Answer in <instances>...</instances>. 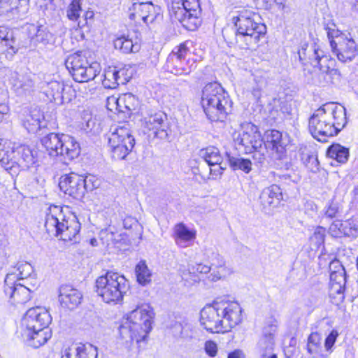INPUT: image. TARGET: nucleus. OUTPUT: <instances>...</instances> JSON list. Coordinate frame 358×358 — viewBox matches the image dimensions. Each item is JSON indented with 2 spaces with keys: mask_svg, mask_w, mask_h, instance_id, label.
I'll return each mask as SVG.
<instances>
[{
  "mask_svg": "<svg viewBox=\"0 0 358 358\" xmlns=\"http://www.w3.org/2000/svg\"><path fill=\"white\" fill-rule=\"evenodd\" d=\"M243 321V310L234 301H215L206 306L200 313L201 325L210 333H227Z\"/></svg>",
  "mask_w": 358,
  "mask_h": 358,
  "instance_id": "nucleus-1",
  "label": "nucleus"
},
{
  "mask_svg": "<svg viewBox=\"0 0 358 358\" xmlns=\"http://www.w3.org/2000/svg\"><path fill=\"white\" fill-rule=\"evenodd\" d=\"M236 29L235 39L228 41L230 44L236 43L241 49H253L260 38L266 33V27L260 22L259 16L250 10L239 12L234 17Z\"/></svg>",
  "mask_w": 358,
  "mask_h": 358,
  "instance_id": "nucleus-2",
  "label": "nucleus"
},
{
  "mask_svg": "<svg viewBox=\"0 0 358 358\" xmlns=\"http://www.w3.org/2000/svg\"><path fill=\"white\" fill-rule=\"evenodd\" d=\"M152 308L148 303H138L120 327V334L125 342L144 341L152 329L154 318Z\"/></svg>",
  "mask_w": 358,
  "mask_h": 358,
  "instance_id": "nucleus-3",
  "label": "nucleus"
},
{
  "mask_svg": "<svg viewBox=\"0 0 358 358\" xmlns=\"http://www.w3.org/2000/svg\"><path fill=\"white\" fill-rule=\"evenodd\" d=\"M201 104L210 120L222 122L231 111L232 101L219 83H210L202 90Z\"/></svg>",
  "mask_w": 358,
  "mask_h": 358,
  "instance_id": "nucleus-4",
  "label": "nucleus"
},
{
  "mask_svg": "<svg viewBox=\"0 0 358 358\" xmlns=\"http://www.w3.org/2000/svg\"><path fill=\"white\" fill-rule=\"evenodd\" d=\"M45 228L50 236L59 237L64 241H71L80 231V224L77 218L66 217L62 208L50 206L46 210Z\"/></svg>",
  "mask_w": 358,
  "mask_h": 358,
  "instance_id": "nucleus-5",
  "label": "nucleus"
},
{
  "mask_svg": "<svg viewBox=\"0 0 358 358\" xmlns=\"http://www.w3.org/2000/svg\"><path fill=\"white\" fill-rule=\"evenodd\" d=\"M129 288V282L123 275L107 272L96 280L94 292L102 301L116 305L122 302Z\"/></svg>",
  "mask_w": 358,
  "mask_h": 358,
  "instance_id": "nucleus-6",
  "label": "nucleus"
},
{
  "mask_svg": "<svg viewBox=\"0 0 358 358\" xmlns=\"http://www.w3.org/2000/svg\"><path fill=\"white\" fill-rule=\"evenodd\" d=\"M41 142L50 156L59 157L66 164L80 154L79 144L73 137L66 134L50 133Z\"/></svg>",
  "mask_w": 358,
  "mask_h": 358,
  "instance_id": "nucleus-7",
  "label": "nucleus"
},
{
  "mask_svg": "<svg viewBox=\"0 0 358 358\" xmlns=\"http://www.w3.org/2000/svg\"><path fill=\"white\" fill-rule=\"evenodd\" d=\"M324 29L331 51L336 55L338 59L343 63L352 61L358 55L356 42L336 29L334 22L324 24Z\"/></svg>",
  "mask_w": 358,
  "mask_h": 358,
  "instance_id": "nucleus-8",
  "label": "nucleus"
},
{
  "mask_svg": "<svg viewBox=\"0 0 358 358\" xmlns=\"http://www.w3.org/2000/svg\"><path fill=\"white\" fill-rule=\"evenodd\" d=\"M108 143L113 159H125L135 145V139L129 124L112 127L108 134Z\"/></svg>",
  "mask_w": 358,
  "mask_h": 358,
  "instance_id": "nucleus-9",
  "label": "nucleus"
},
{
  "mask_svg": "<svg viewBox=\"0 0 358 358\" xmlns=\"http://www.w3.org/2000/svg\"><path fill=\"white\" fill-rule=\"evenodd\" d=\"M173 3L171 16L187 30L194 31L201 24V8L199 0H181Z\"/></svg>",
  "mask_w": 358,
  "mask_h": 358,
  "instance_id": "nucleus-10",
  "label": "nucleus"
},
{
  "mask_svg": "<svg viewBox=\"0 0 358 358\" xmlns=\"http://www.w3.org/2000/svg\"><path fill=\"white\" fill-rule=\"evenodd\" d=\"M190 51L185 43L176 47L168 56L166 70L175 75H187L195 68V62L189 59Z\"/></svg>",
  "mask_w": 358,
  "mask_h": 358,
  "instance_id": "nucleus-11",
  "label": "nucleus"
},
{
  "mask_svg": "<svg viewBox=\"0 0 358 358\" xmlns=\"http://www.w3.org/2000/svg\"><path fill=\"white\" fill-rule=\"evenodd\" d=\"M299 56L301 61L306 60L308 57L313 66H318L321 72L326 73L327 76L337 77V78L340 77V72L337 69L331 67V66H333L334 61L325 55L320 45L314 43L309 49L302 48L301 50L299 51Z\"/></svg>",
  "mask_w": 358,
  "mask_h": 358,
  "instance_id": "nucleus-12",
  "label": "nucleus"
},
{
  "mask_svg": "<svg viewBox=\"0 0 358 358\" xmlns=\"http://www.w3.org/2000/svg\"><path fill=\"white\" fill-rule=\"evenodd\" d=\"M234 141L239 146V149L243 148L246 154L261 148L264 143L257 127L250 122L242 124L241 129L234 134Z\"/></svg>",
  "mask_w": 358,
  "mask_h": 358,
  "instance_id": "nucleus-13",
  "label": "nucleus"
},
{
  "mask_svg": "<svg viewBox=\"0 0 358 358\" xmlns=\"http://www.w3.org/2000/svg\"><path fill=\"white\" fill-rule=\"evenodd\" d=\"M141 126L144 133L152 132L155 137L164 140L169 135V127L166 113L150 110L143 116Z\"/></svg>",
  "mask_w": 358,
  "mask_h": 358,
  "instance_id": "nucleus-14",
  "label": "nucleus"
},
{
  "mask_svg": "<svg viewBox=\"0 0 358 358\" xmlns=\"http://www.w3.org/2000/svg\"><path fill=\"white\" fill-rule=\"evenodd\" d=\"M30 287L16 280L13 273L6 275L4 280L3 292L12 304H24L31 299V293L35 290V285Z\"/></svg>",
  "mask_w": 358,
  "mask_h": 358,
  "instance_id": "nucleus-15",
  "label": "nucleus"
},
{
  "mask_svg": "<svg viewBox=\"0 0 358 358\" xmlns=\"http://www.w3.org/2000/svg\"><path fill=\"white\" fill-rule=\"evenodd\" d=\"M86 179L87 176L71 173L60 178L59 186L66 194L83 202L85 200L88 201L89 196L86 195L87 194Z\"/></svg>",
  "mask_w": 358,
  "mask_h": 358,
  "instance_id": "nucleus-16",
  "label": "nucleus"
},
{
  "mask_svg": "<svg viewBox=\"0 0 358 358\" xmlns=\"http://www.w3.org/2000/svg\"><path fill=\"white\" fill-rule=\"evenodd\" d=\"M322 106L317 109L309 118L308 128L314 138L325 142L328 137L336 135L334 124L328 122Z\"/></svg>",
  "mask_w": 358,
  "mask_h": 358,
  "instance_id": "nucleus-17",
  "label": "nucleus"
},
{
  "mask_svg": "<svg viewBox=\"0 0 358 358\" xmlns=\"http://www.w3.org/2000/svg\"><path fill=\"white\" fill-rule=\"evenodd\" d=\"M50 314L41 307H36L29 309L21 322V330H25V334H30L31 329L48 328L51 322Z\"/></svg>",
  "mask_w": 358,
  "mask_h": 358,
  "instance_id": "nucleus-18",
  "label": "nucleus"
},
{
  "mask_svg": "<svg viewBox=\"0 0 358 358\" xmlns=\"http://www.w3.org/2000/svg\"><path fill=\"white\" fill-rule=\"evenodd\" d=\"M329 271L330 296L336 298L338 301H342L345 298L344 291L346 283L345 270L339 261L334 260L329 264Z\"/></svg>",
  "mask_w": 358,
  "mask_h": 358,
  "instance_id": "nucleus-19",
  "label": "nucleus"
},
{
  "mask_svg": "<svg viewBox=\"0 0 358 358\" xmlns=\"http://www.w3.org/2000/svg\"><path fill=\"white\" fill-rule=\"evenodd\" d=\"M29 10V0H0L2 21L23 20Z\"/></svg>",
  "mask_w": 358,
  "mask_h": 358,
  "instance_id": "nucleus-20",
  "label": "nucleus"
},
{
  "mask_svg": "<svg viewBox=\"0 0 358 358\" xmlns=\"http://www.w3.org/2000/svg\"><path fill=\"white\" fill-rule=\"evenodd\" d=\"M132 6L129 8L130 20L139 22L142 20L145 24L151 23L156 17V7L150 1L143 2L140 0H131Z\"/></svg>",
  "mask_w": 358,
  "mask_h": 358,
  "instance_id": "nucleus-21",
  "label": "nucleus"
},
{
  "mask_svg": "<svg viewBox=\"0 0 358 358\" xmlns=\"http://www.w3.org/2000/svg\"><path fill=\"white\" fill-rule=\"evenodd\" d=\"M9 83L13 90L20 96L30 95L35 91L34 76L31 73H19L10 71Z\"/></svg>",
  "mask_w": 358,
  "mask_h": 358,
  "instance_id": "nucleus-22",
  "label": "nucleus"
},
{
  "mask_svg": "<svg viewBox=\"0 0 358 358\" xmlns=\"http://www.w3.org/2000/svg\"><path fill=\"white\" fill-rule=\"evenodd\" d=\"M327 121L334 124L333 128L336 129V135L345 127L348 120L345 108L334 103H327L322 106Z\"/></svg>",
  "mask_w": 358,
  "mask_h": 358,
  "instance_id": "nucleus-23",
  "label": "nucleus"
},
{
  "mask_svg": "<svg viewBox=\"0 0 358 358\" xmlns=\"http://www.w3.org/2000/svg\"><path fill=\"white\" fill-rule=\"evenodd\" d=\"M18 50L15 31L5 26H0V55L11 59Z\"/></svg>",
  "mask_w": 358,
  "mask_h": 358,
  "instance_id": "nucleus-24",
  "label": "nucleus"
},
{
  "mask_svg": "<svg viewBox=\"0 0 358 358\" xmlns=\"http://www.w3.org/2000/svg\"><path fill=\"white\" fill-rule=\"evenodd\" d=\"M282 199V191L277 185L264 188L259 196V202L266 213L277 207Z\"/></svg>",
  "mask_w": 358,
  "mask_h": 358,
  "instance_id": "nucleus-25",
  "label": "nucleus"
},
{
  "mask_svg": "<svg viewBox=\"0 0 358 358\" xmlns=\"http://www.w3.org/2000/svg\"><path fill=\"white\" fill-rule=\"evenodd\" d=\"M82 299L83 295L78 289L69 285L60 287L59 301L63 308L73 310L80 304Z\"/></svg>",
  "mask_w": 358,
  "mask_h": 358,
  "instance_id": "nucleus-26",
  "label": "nucleus"
},
{
  "mask_svg": "<svg viewBox=\"0 0 358 358\" xmlns=\"http://www.w3.org/2000/svg\"><path fill=\"white\" fill-rule=\"evenodd\" d=\"M263 145L271 149L278 155L280 159H282L285 154V148L287 145V140L282 137V134L278 130H271L267 132L266 141Z\"/></svg>",
  "mask_w": 358,
  "mask_h": 358,
  "instance_id": "nucleus-27",
  "label": "nucleus"
},
{
  "mask_svg": "<svg viewBox=\"0 0 358 358\" xmlns=\"http://www.w3.org/2000/svg\"><path fill=\"white\" fill-rule=\"evenodd\" d=\"M28 331L30 334L27 335L25 330H21L22 336L28 345L34 348L44 345L52 336L51 330L49 328L31 329Z\"/></svg>",
  "mask_w": 358,
  "mask_h": 358,
  "instance_id": "nucleus-28",
  "label": "nucleus"
},
{
  "mask_svg": "<svg viewBox=\"0 0 358 358\" xmlns=\"http://www.w3.org/2000/svg\"><path fill=\"white\" fill-rule=\"evenodd\" d=\"M110 101H117L119 112L132 113L136 112L141 105V102L138 97L131 93H126L122 94L118 98L113 96L110 99Z\"/></svg>",
  "mask_w": 358,
  "mask_h": 358,
  "instance_id": "nucleus-29",
  "label": "nucleus"
},
{
  "mask_svg": "<svg viewBox=\"0 0 358 358\" xmlns=\"http://www.w3.org/2000/svg\"><path fill=\"white\" fill-rule=\"evenodd\" d=\"M15 149L11 141L0 138V163L6 170L17 163L15 157Z\"/></svg>",
  "mask_w": 358,
  "mask_h": 358,
  "instance_id": "nucleus-30",
  "label": "nucleus"
},
{
  "mask_svg": "<svg viewBox=\"0 0 358 358\" xmlns=\"http://www.w3.org/2000/svg\"><path fill=\"white\" fill-rule=\"evenodd\" d=\"M173 238L178 246L186 248L188 243L195 238V233L181 222L173 228Z\"/></svg>",
  "mask_w": 358,
  "mask_h": 358,
  "instance_id": "nucleus-31",
  "label": "nucleus"
},
{
  "mask_svg": "<svg viewBox=\"0 0 358 358\" xmlns=\"http://www.w3.org/2000/svg\"><path fill=\"white\" fill-rule=\"evenodd\" d=\"M41 89L48 97L56 101L62 99V92L64 90L63 83L52 79H46L41 83Z\"/></svg>",
  "mask_w": 358,
  "mask_h": 358,
  "instance_id": "nucleus-32",
  "label": "nucleus"
},
{
  "mask_svg": "<svg viewBox=\"0 0 358 358\" xmlns=\"http://www.w3.org/2000/svg\"><path fill=\"white\" fill-rule=\"evenodd\" d=\"M31 31H33L34 34L30 37V42L34 46H37L39 44L45 45L50 43L52 40V34L45 26L40 25L36 27L31 25L29 31L31 32Z\"/></svg>",
  "mask_w": 358,
  "mask_h": 358,
  "instance_id": "nucleus-33",
  "label": "nucleus"
},
{
  "mask_svg": "<svg viewBox=\"0 0 358 358\" xmlns=\"http://www.w3.org/2000/svg\"><path fill=\"white\" fill-rule=\"evenodd\" d=\"M113 45L116 50L124 54L137 52L141 48V45L137 38L134 41L129 36L117 38L114 41Z\"/></svg>",
  "mask_w": 358,
  "mask_h": 358,
  "instance_id": "nucleus-34",
  "label": "nucleus"
},
{
  "mask_svg": "<svg viewBox=\"0 0 358 358\" xmlns=\"http://www.w3.org/2000/svg\"><path fill=\"white\" fill-rule=\"evenodd\" d=\"M301 159L303 164L312 172H317L319 169V162L315 152L307 146H301L299 149Z\"/></svg>",
  "mask_w": 358,
  "mask_h": 358,
  "instance_id": "nucleus-35",
  "label": "nucleus"
},
{
  "mask_svg": "<svg viewBox=\"0 0 358 358\" xmlns=\"http://www.w3.org/2000/svg\"><path fill=\"white\" fill-rule=\"evenodd\" d=\"M210 271L211 267L209 266L203 264H196L195 265H188L187 269L181 272V275L185 280L190 279L194 282H197L199 280L197 273L207 274Z\"/></svg>",
  "mask_w": 358,
  "mask_h": 358,
  "instance_id": "nucleus-36",
  "label": "nucleus"
},
{
  "mask_svg": "<svg viewBox=\"0 0 358 358\" xmlns=\"http://www.w3.org/2000/svg\"><path fill=\"white\" fill-rule=\"evenodd\" d=\"M199 155L209 166L220 165L222 161V157L220 150L213 146L201 149L199 151Z\"/></svg>",
  "mask_w": 358,
  "mask_h": 358,
  "instance_id": "nucleus-37",
  "label": "nucleus"
},
{
  "mask_svg": "<svg viewBox=\"0 0 358 358\" xmlns=\"http://www.w3.org/2000/svg\"><path fill=\"white\" fill-rule=\"evenodd\" d=\"M173 335L176 338H191L192 337V324L186 320L175 322L171 327Z\"/></svg>",
  "mask_w": 358,
  "mask_h": 358,
  "instance_id": "nucleus-38",
  "label": "nucleus"
},
{
  "mask_svg": "<svg viewBox=\"0 0 358 358\" xmlns=\"http://www.w3.org/2000/svg\"><path fill=\"white\" fill-rule=\"evenodd\" d=\"M41 117L38 110H33L23 120V125L29 132H36L41 128Z\"/></svg>",
  "mask_w": 358,
  "mask_h": 358,
  "instance_id": "nucleus-39",
  "label": "nucleus"
},
{
  "mask_svg": "<svg viewBox=\"0 0 358 358\" xmlns=\"http://www.w3.org/2000/svg\"><path fill=\"white\" fill-rule=\"evenodd\" d=\"M327 155L330 158L336 159L338 162L344 164L348 159L349 150L340 144H333L328 148Z\"/></svg>",
  "mask_w": 358,
  "mask_h": 358,
  "instance_id": "nucleus-40",
  "label": "nucleus"
},
{
  "mask_svg": "<svg viewBox=\"0 0 358 358\" xmlns=\"http://www.w3.org/2000/svg\"><path fill=\"white\" fill-rule=\"evenodd\" d=\"M135 273L137 282L141 285H146L151 281L152 273L149 270L145 261H140L135 267Z\"/></svg>",
  "mask_w": 358,
  "mask_h": 358,
  "instance_id": "nucleus-41",
  "label": "nucleus"
},
{
  "mask_svg": "<svg viewBox=\"0 0 358 358\" xmlns=\"http://www.w3.org/2000/svg\"><path fill=\"white\" fill-rule=\"evenodd\" d=\"M17 152L20 155V159L22 164L24 163L23 166L25 167H29L36 164V151L33 150L30 147L27 145L20 146Z\"/></svg>",
  "mask_w": 358,
  "mask_h": 358,
  "instance_id": "nucleus-42",
  "label": "nucleus"
},
{
  "mask_svg": "<svg viewBox=\"0 0 358 358\" xmlns=\"http://www.w3.org/2000/svg\"><path fill=\"white\" fill-rule=\"evenodd\" d=\"M228 161L230 167L234 171L241 170L245 173H248L252 170V162L250 159L229 156Z\"/></svg>",
  "mask_w": 358,
  "mask_h": 358,
  "instance_id": "nucleus-43",
  "label": "nucleus"
},
{
  "mask_svg": "<svg viewBox=\"0 0 358 358\" xmlns=\"http://www.w3.org/2000/svg\"><path fill=\"white\" fill-rule=\"evenodd\" d=\"M233 273L231 268L227 266L226 264L211 269V273L208 276V279L212 282H216L222 279H224Z\"/></svg>",
  "mask_w": 358,
  "mask_h": 358,
  "instance_id": "nucleus-44",
  "label": "nucleus"
},
{
  "mask_svg": "<svg viewBox=\"0 0 358 358\" xmlns=\"http://www.w3.org/2000/svg\"><path fill=\"white\" fill-rule=\"evenodd\" d=\"M113 69H115V76L117 77L119 85H125L130 80L132 76V71L130 66L124 65L122 67L113 66Z\"/></svg>",
  "mask_w": 358,
  "mask_h": 358,
  "instance_id": "nucleus-45",
  "label": "nucleus"
},
{
  "mask_svg": "<svg viewBox=\"0 0 358 358\" xmlns=\"http://www.w3.org/2000/svg\"><path fill=\"white\" fill-rule=\"evenodd\" d=\"M103 76L104 79L102 80V85L104 89H115L119 85L113 67H109L105 71Z\"/></svg>",
  "mask_w": 358,
  "mask_h": 358,
  "instance_id": "nucleus-46",
  "label": "nucleus"
},
{
  "mask_svg": "<svg viewBox=\"0 0 358 358\" xmlns=\"http://www.w3.org/2000/svg\"><path fill=\"white\" fill-rule=\"evenodd\" d=\"M329 234L334 238H339L348 235V231L346 224L341 222L340 220L334 221L329 228Z\"/></svg>",
  "mask_w": 358,
  "mask_h": 358,
  "instance_id": "nucleus-47",
  "label": "nucleus"
},
{
  "mask_svg": "<svg viewBox=\"0 0 358 358\" xmlns=\"http://www.w3.org/2000/svg\"><path fill=\"white\" fill-rule=\"evenodd\" d=\"M96 97L99 98V100H106V106L108 110H113V109H115L119 111L117 101H110V99L112 96H106L104 94L103 89L102 87L96 89L93 92H91V99H95Z\"/></svg>",
  "mask_w": 358,
  "mask_h": 358,
  "instance_id": "nucleus-48",
  "label": "nucleus"
},
{
  "mask_svg": "<svg viewBox=\"0 0 358 358\" xmlns=\"http://www.w3.org/2000/svg\"><path fill=\"white\" fill-rule=\"evenodd\" d=\"M17 269L18 271V273L15 274L17 282L22 280H24L28 277L31 276V274L33 273L34 269L32 266L27 262H20L17 264Z\"/></svg>",
  "mask_w": 358,
  "mask_h": 358,
  "instance_id": "nucleus-49",
  "label": "nucleus"
},
{
  "mask_svg": "<svg viewBox=\"0 0 358 358\" xmlns=\"http://www.w3.org/2000/svg\"><path fill=\"white\" fill-rule=\"evenodd\" d=\"M66 69L71 71H76V69L85 67L83 59L80 55H71L67 58L65 62Z\"/></svg>",
  "mask_w": 358,
  "mask_h": 358,
  "instance_id": "nucleus-50",
  "label": "nucleus"
},
{
  "mask_svg": "<svg viewBox=\"0 0 358 358\" xmlns=\"http://www.w3.org/2000/svg\"><path fill=\"white\" fill-rule=\"evenodd\" d=\"M83 0H73L67 10V17L71 20H77L81 11V1Z\"/></svg>",
  "mask_w": 358,
  "mask_h": 358,
  "instance_id": "nucleus-51",
  "label": "nucleus"
},
{
  "mask_svg": "<svg viewBox=\"0 0 358 358\" xmlns=\"http://www.w3.org/2000/svg\"><path fill=\"white\" fill-rule=\"evenodd\" d=\"M325 232L326 229L325 228L322 227H317L313 234L310 236V241L317 247L318 248L320 245H321L324 241V237H325Z\"/></svg>",
  "mask_w": 358,
  "mask_h": 358,
  "instance_id": "nucleus-52",
  "label": "nucleus"
},
{
  "mask_svg": "<svg viewBox=\"0 0 358 358\" xmlns=\"http://www.w3.org/2000/svg\"><path fill=\"white\" fill-rule=\"evenodd\" d=\"M207 258L210 264L209 266L211 267V269L226 264L224 258L217 252H212L210 255H207Z\"/></svg>",
  "mask_w": 358,
  "mask_h": 358,
  "instance_id": "nucleus-53",
  "label": "nucleus"
},
{
  "mask_svg": "<svg viewBox=\"0 0 358 358\" xmlns=\"http://www.w3.org/2000/svg\"><path fill=\"white\" fill-rule=\"evenodd\" d=\"M87 68L85 66L81 69H76V71H71L75 81L78 83H87L89 77L87 74Z\"/></svg>",
  "mask_w": 358,
  "mask_h": 358,
  "instance_id": "nucleus-54",
  "label": "nucleus"
},
{
  "mask_svg": "<svg viewBox=\"0 0 358 358\" xmlns=\"http://www.w3.org/2000/svg\"><path fill=\"white\" fill-rule=\"evenodd\" d=\"M264 87V82L256 83L251 89V95L256 102H259L263 93V88Z\"/></svg>",
  "mask_w": 358,
  "mask_h": 358,
  "instance_id": "nucleus-55",
  "label": "nucleus"
},
{
  "mask_svg": "<svg viewBox=\"0 0 358 358\" xmlns=\"http://www.w3.org/2000/svg\"><path fill=\"white\" fill-rule=\"evenodd\" d=\"M338 213V205L337 203L333 201L329 203V204L324 208V215L327 217L334 218Z\"/></svg>",
  "mask_w": 358,
  "mask_h": 358,
  "instance_id": "nucleus-56",
  "label": "nucleus"
},
{
  "mask_svg": "<svg viewBox=\"0 0 358 358\" xmlns=\"http://www.w3.org/2000/svg\"><path fill=\"white\" fill-rule=\"evenodd\" d=\"M265 146H261V148L253 150V158L259 164H263L266 159L265 151L267 150Z\"/></svg>",
  "mask_w": 358,
  "mask_h": 358,
  "instance_id": "nucleus-57",
  "label": "nucleus"
},
{
  "mask_svg": "<svg viewBox=\"0 0 358 358\" xmlns=\"http://www.w3.org/2000/svg\"><path fill=\"white\" fill-rule=\"evenodd\" d=\"M205 351L210 357H215L217 352V345L213 341H208L205 343Z\"/></svg>",
  "mask_w": 358,
  "mask_h": 358,
  "instance_id": "nucleus-58",
  "label": "nucleus"
},
{
  "mask_svg": "<svg viewBox=\"0 0 358 358\" xmlns=\"http://www.w3.org/2000/svg\"><path fill=\"white\" fill-rule=\"evenodd\" d=\"M338 336L336 330H332L325 339V348L327 350L330 349L335 343Z\"/></svg>",
  "mask_w": 358,
  "mask_h": 358,
  "instance_id": "nucleus-59",
  "label": "nucleus"
},
{
  "mask_svg": "<svg viewBox=\"0 0 358 358\" xmlns=\"http://www.w3.org/2000/svg\"><path fill=\"white\" fill-rule=\"evenodd\" d=\"M101 243L103 248H106L108 245V241L112 238L113 234L109 233L106 229H103L99 234Z\"/></svg>",
  "mask_w": 358,
  "mask_h": 358,
  "instance_id": "nucleus-60",
  "label": "nucleus"
},
{
  "mask_svg": "<svg viewBox=\"0 0 358 358\" xmlns=\"http://www.w3.org/2000/svg\"><path fill=\"white\" fill-rule=\"evenodd\" d=\"M320 335L317 332H314L310 334L308 339V343L312 345L313 347L317 348L320 344Z\"/></svg>",
  "mask_w": 358,
  "mask_h": 358,
  "instance_id": "nucleus-61",
  "label": "nucleus"
},
{
  "mask_svg": "<svg viewBox=\"0 0 358 358\" xmlns=\"http://www.w3.org/2000/svg\"><path fill=\"white\" fill-rule=\"evenodd\" d=\"M76 349L72 348H66L62 351V358H76Z\"/></svg>",
  "mask_w": 358,
  "mask_h": 358,
  "instance_id": "nucleus-62",
  "label": "nucleus"
},
{
  "mask_svg": "<svg viewBox=\"0 0 358 358\" xmlns=\"http://www.w3.org/2000/svg\"><path fill=\"white\" fill-rule=\"evenodd\" d=\"M215 168L210 167V174L213 176V178H215L217 176H220L222 174L223 170H224V168L220 165H215Z\"/></svg>",
  "mask_w": 358,
  "mask_h": 358,
  "instance_id": "nucleus-63",
  "label": "nucleus"
},
{
  "mask_svg": "<svg viewBox=\"0 0 358 358\" xmlns=\"http://www.w3.org/2000/svg\"><path fill=\"white\" fill-rule=\"evenodd\" d=\"M86 348L85 345H81L77 347L76 349V358H86Z\"/></svg>",
  "mask_w": 358,
  "mask_h": 358,
  "instance_id": "nucleus-64",
  "label": "nucleus"
}]
</instances>
